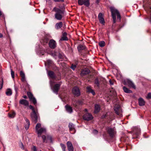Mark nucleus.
I'll return each instance as SVG.
<instances>
[{"label":"nucleus","mask_w":151,"mask_h":151,"mask_svg":"<svg viewBox=\"0 0 151 151\" xmlns=\"http://www.w3.org/2000/svg\"><path fill=\"white\" fill-rule=\"evenodd\" d=\"M111 15L113 19L114 23H115L116 22V16L117 17V21L120 22L121 16L119 11L114 7H110Z\"/></svg>","instance_id":"f257e3e1"},{"label":"nucleus","mask_w":151,"mask_h":151,"mask_svg":"<svg viewBox=\"0 0 151 151\" xmlns=\"http://www.w3.org/2000/svg\"><path fill=\"white\" fill-rule=\"evenodd\" d=\"M53 11L55 12V18L58 20H61L63 16L64 12L56 7H54L53 9Z\"/></svg>","instance_id":"f03ea898"},{"label":"nucleus","mask_w":151,"mask_h":151,"mask_svg":"<svg viewBox=\"0 0 151 151\" xmlns=\"http://www.w3.org/2000/svg\"><path fill=\"white\" fill-rule=\"evenodd\" d=\"M36 132L38 134V137H40L41 134L45 133L46 132V129L44 127H41V124L40 123H37L35 127Z\"/></svg>","instance_id":"7ed1b4c3"},{"label":"nucleus","mask_w":151,"mask_h":151,"mask_svg":"<svg viewBox=\"0 0 151 151\" xmlns=\"http://www.w3.org/2000/svg\"><path fill=\"white\" fill-rule=\"evenodd\" d=\"M29 107L32 110V112L31 113V117L32 121L36 123L37 122L38 116L37 113L35 112V109L32 105H29Z\"/></svg>","instance_id":"20e7f679"},{"label":"nucleus","mask_w":151,"mask_h":151,"mask_svg":"<svg viewBox=\"0 0 151 151\" xmlns=\"http://www.w3.org/2000/svg\"><path fill=\"white\" fill-rule=\"evenodd\" d=\"M78 3L80 5H83L88 7L90 5L89 0H78Z\"/></svg>","instance_id":"39448f33"},{"label":"nucleus","mask_w":151,"mask_h":151,"mask_svg":"<svg viewBox=\"0 0 151 151\" xmlns=\"http://www.w3.org/2000/svg\"><path fill=\"white\" fill-rule=\"evenodd\" d=\"M124 82L125 85H127L129 87H131L134 88H135V86L134 85L130 80L128 79H126L124 81Z\"/></svg>","instance_id":"423d86ee"},{"label":"nucleus","mask_w":151,"mask_h":151,"mask_svg":"<svg viewBox=\"0 0 151 151\" xmlns=\"http://www.w3.org/2000/svg\"><path fill=\"white\" fill-rule=\"evenodd\" d=\"M27 94L30 100L35 105L37 103V101L35 98L33 96L32 94L30 92H28Z\"/></svg>","instance_id":"0eeeda50"},{"label":"nucleus","mask_w":151,"mask_h":151,"mask_svg":"<svg viewBox=\"0 0 151 151\" xmlns=\"http://www.w3.org/2000/svg\"><path fill=\"white\" fill-rule=\"evenodd\" d=\"M83 118L85 120L89 121L93 119V117L90 113H87L83 115Z\"/></svg>","instance_id":"6e6552de"},{"label":"nucleus","mask_w":151,"mask_h":151,"mask_svg":"<svg viewBox=\"0 0 151 151\" xmlns=\"http://www.w3.org/2000/svg\"><path fill=\"white\" fill-rule=\"evenodd\" d=\"M44 142H52V137L50 136H47V137L44 135L42 136Z\"/></svg>","instance_id":"1a4fd4ad"},{"label":"nucleus","mask_w":151,"mask_h":151,"mask_svg":"<svg viewBox=\"0 0 151 151\" xmlns=\"http://www.w3.org/2000/svg\"><path fill=\"white\" fill-rule=\"evenodd\" d=\"M72 93L77 96H79L80 95V91L78 88L77 87H75L73 88Z\"/></svg>","instance_id":"9d476101"},{"label":"nucleus","mask_w":151,"mask_h":151,"mask_svg":"<svg viewBox=\"0 0 151 151\" xmlns=\"http://www.w3.org/2000/svg\"><path fill=\"white\" fill-rule=\"evenodd\" d=\"M50 85L53 92L57 94L58 90L59 89L60 86V83L56 84L52 88V85L51 84Z\"/></svg>","instance_id":"9b49d317"},{"label":"nucleus","mask_w":151,"mask_h":151,"mask_svg":"<svg viewBox=\"0 0 151 151\" xmlns=\"http://www.w3.org/2000/svg\"><path fill=\"white\" fill-rule=\"evenodd\" d=\"M49 45L50 48L54 49L56 46V43L54 40H51L49 42Z\"/></svg>","instance_id":"f8f14e48"},{"label":"nucleus","mask_w":151,"mask_h":151,"mask_svg":"<svg viewBox=\"0 0 151 151\" xmlns=\"http://www.w3.org/2000/svg\"><path fill=\"white\" fill-rule=\"evenodd\" d=\"M98 18L100 22L102 24H104L105 21L103 18V15L101 13H100L99 14Z\"/></svg>","instance_id":"ddd939ff"},{"label":"nucleus","mask_w":151,"mask_h":151,"mask_svg":"<svg viewBox=\"0 0 151 151\" xmlns=\"http://www.w3.org/2000/svg\"><path fill=\"white\" fill-rule=\"evenodd\" d=\"M67 145L69 151H73V147L72 143L68 141L67 142Z\"/></svg>","instance_id":"4468645a"},{"label":"nucleus","mask_w":151,"mask_h":151,"mask_svg":"<svg viewBox=\"0 0 151 151\" xmlns=\"http://www.w3.org/2000/svg\"><path fill=\"white\" fill-rule=\"evenodd\" d=\"M108 131L110 136L111 137H113L115 133L114 129L109 128L108 129Z\"/></svg>","instance_id":"2eb2a0df"},{"label":"nucleus","mask_w":151,"mask_h":151,"mask_svg":"<svg viewBox=\"0 0 151 151\" xmlns=\"http://www.w3.org/2000/svg\"><path fill=\"white\" fill-rule=\"evenodd\" d=\"M24 119L26 122V123L25 125V128L26 130H27L29 129L30 125L29 121L26 118H24Z\"/></svg>","instance_id":"dca6fc26"},{"label":"nucleus","mask_w":151,"mask_h":151,"mask_svg":"<svg viewBox=\"0 0 151 151\" xmlns=\"http://www.w3.org/2000/svg\"><path fill=\"white\" fill-rule=\"evenodd\" d=\"M19 103L25 106H28L29 104L28 102L26 100L22 99L19 101Z\"/></svg>","instance_id":"f3484780"},{"label":"nucleus","mask_w":151,"mask_h":151,"mask_svg":"<svg viewBox=\"0 0 151 151\" xmlns=\"http://www.w3.org/2000/svg\"><path fill=\"white\" fill-rule=\"evenodd\" d=\"M87 92L89 93H91L92 94L94 95L95 94V92L92 89L91 86H88L86 88Z\"/></svg>","instance_id":"a211bd4d"},{"label":"nucleus","mask_w":151,"mask_h":151,"mask_svg":"<svg viewBox=\"0 0 151 151\" xmlns=\"http://www.w3.org/2000/svg\"><path fill=\"white\" fill-rule=\"evenodd\" d=\"M138 101L140 106H142L145 105V102L144 99L142 98H140L139 99Z\"/></svg>","instance_id":"6ab92c4d"},{"label":"nucleus","mask_w":151,"mask_h":151,"mask_svg":"<svg viewBox=\"0 0 151 151\" xmlns=\"http://www.w3.org/2000/svg\"><path fill=\"white\" fill-rule=\"evenodd\" d=\"M100 106L97 104H96L95 106V109L94 112L95 113H98L100 111Z\"/></svg>","instance_id":"aec40b11"},{"label":"nucleus","mask_w":151,"mask_h":151,"mask_svg":"<svg viewBox=\"0 0 151 151\" xmlns=\"http://www.w3.org/2000/svg\"><path fill=\"white\" fill-rule=\"evenodd\" d=\"M20 75L22 78L21 80L23 82H24L25 81V74L24 72L22 71H21L20 73Z\"/></svg>","instance_id":"412c9836"},{"label":"nucleus","mask_w":151,"mask_h":151,"mask_svg":"<svg viewBox=\"0 0 151 151\" xmlns=\"http://www.w3.org/2000/svg\"><path fill=\"white\" fill-rule=\"evenodd\" d=\"M66 111L68 113H71L72 112V107L68 105H66L65 106Z\"/></svg>","instance_id":"4be33fe9"},{"label":"nucleus","mask_w":151,"mask_h":151,"mask_svg":"<svg viewBox=\"0 0 151 151\" xmlns=\"http://www.w3.org/2000/svg\"><path fill=\"white\" fill-rule=\"evenodd\" d=\"M63 26V24L61 22L57 23L55 25V28L57 29H58L61 28Z\"/></svg>","instance_id":"5701e85b"},{"label":"nucleus","mask_w":151,"mask_h":151,"mask_svg":"<svg viewBox=\"0 0 151 151\" xmlns=\"http://www.w3.org/2000/svg\"><path fill=\"white\" fill-rule=\"evenodd\" d=\"M90 73V71L88 69H84L82 70L81 72V75L83 76L84 75L88 74Z\"/></svg>","instance_id":"b1692460"},{"label":"nucleus","mask_w":151,"mask_h":151,"mask_svg":"<svg viewBox=\"0 0 151 151\" xmlns=\"http://www.w3.org/2000/svg\"><path fill=\"white\" fill-rule=\"evenodd\" d=\"M114 109L116 114L118 115H119V112L120 109L119 106H117L116 107L115 106Z\"/></svg>","instance_id":"393cba45"},{"label":"nucleus","mask_w":151,"mask_h":151,"mask_svg":"<svg viewBox=\"0 0 151 151\" xmlns=\"http://www.w3.org/2000/svg\"><path fill=\"white\" fill-rule=\"evenodd\" d=\"M48 75L50 77L52 78H54L55 77L54 73L52 71H49L48 72Z\"/></svg>","instance_id":"a878e982"},{"label":"nucleus","mask_w":151,"mask_h":151,"mask_svg":"<svg viewBox=\"0 0 151 151\" xmlns=\"http://www.w3.org/2000/svg\"><path fill=\"white\" fill-rule=\"evenodd\" d=\"M6 95L8 96H10L12 94V90L10 88L7 89L6 90Z\"/></svg>","instance_id":"bb28decb"},{"label":"nucleus","mask_w":151,"mask_h":151,"mask_svg":"<svg viewBox=\"0 0 151 151\" xmlns=\"http://www.w3.org/2000/svg\"><path fill=\"white\" fill-rule=\"evenodd\" d=\"M123 89L124 92L126 93H129L132 92L131 90H129L125 86L123 87Z\"/></svg>","instance_id":"cd10ccee"},{"label":"nucleus","mask_w":151,"mask_h":151,"mask_svg":"<svg viewBox=\"0 0 151 151\" xmlns=\"http://www.w3.org/2000/svg\"><path fill=\"white\" fill-rule=\"evenodd\" d=\"M85 48V46L82 45H80L78 47V49L79 51L84 50Z\"/></svg>","instance_id":"c85d7f7f"},{"label":"nucleus","mask_w":151,"mask_h":151,"mask_svg":"<svg viewBox=\"0 0 151 151\" xmlns=\"http://www.w3.org/2000/svg\"><path fill=\"white\" fill-rule=\"evenodd\" d=\"M15 115V113L14 112H12V113L9 114V116L10 118H13Z\"/></svg>","instance_id":"c756f323"},{"label":"nucleus","mask_w":151,"mask_h":151,"mask_svg":"<svg viewBox=\"0 0 151 151\" xmlns=\"http://www.w3.org/2000/svg\"><path fill=\"white\" fill-rule=\"evenodd\" d=\"M69 127L70 130H73L74 129V125L72 123H69Z\"/></svg>","instance_id":"7c9ffc66"},{"label":"nucleus","mask_w":151,"mask_h":151,"mask_svg":"<svg viewBox=\"0 0 151 151\" xmlns=\"http://www.w3.org/2000/svg\"><path fill=\"white\" fill-rule=\"evenodd\" d=\"M60 145L61 147H62L63 151H65L66 147H65V145L64 144H62V143H61L60 144Z\"/></svg>","instance_id":"2f4dec72"},{"label":"nucleus","mask_w":151,"mask_h":151,"mask_svg":"<svg viewBox=\"0 0 151 151\" xmlns=\"http://www.w3.org/2000/svg\"><path fill=\"white\" fill-rule=\"evenodd\" d=\"M105 43L104 41H101L99 42V45L101 47H103L104 46Z\"/></svg>","instance_id":"473e14b6"},{"label":"nucleus","mask_w":151,"mask_h":151,"mask_svg":"<svg viewBox=\"0 0 151 151\" xmlns=\"http://www.w3.org/2000/svg\"><path fill=\"white\" fill-rule=\"evenodd\" d=\"M68 39V37L66 36H63L60 39V40L62 41L63 40H67Z\"/></svg>","instance_id":"72a5a7b5"},{"label":"nucleus","mask_w":151,"mask_h":151,"mask_svg":"<svg viewBox=\"0 0 151 151\" xmlns=\"http://www.w3.org/2000/svg\"><path fill=\"white\" fill-rule=\"evenodd\" d=\"M94 83L96 84L98 86H99V83L98 79H96Z\"/></svg>","instance_id":"f704fd0d"},{"label":"nucleus","mask_w":151,"mask_h":151,"mask_svg":"<svg viewBox=\"0 0 151 151\" xmlns=\"http://www.w3.org/2000/svg\"><path fill=\"white\" fill-rule=\"evenodd\" d=\"M11 75L12 78H14V72L12 70H11Z\"/></svg>","instance_id":"c9c22d12"},{"label":"nucleus","mask_w":151,"mask_h":151,"mask_svg":"<svg viewBox=\"0 0 151 151\" xmlns=\"http://www.w3.org/2000/svg\"><path fill=\"white\" fill-rule=\"evenodd\" d=\"M76 68V66L75 65H72L70 68L73 70H74Z\"/></svg>","instance_id":"e433bc0d"},{"label":"nucleus","mask_w":151,"mask_h":151,"mask_svg":"<svg viewBox=\"0 0 151 151\" xmlns=\"http://www.w3.org/2000/svg\"><path fill=\"white\" fill-rule=\"evenodd\" d=\"M146 98L147 99H151V93H149L148 94Z\"/></svg>","instance_id":"4c0bfd02"},{"label":"nucleus","mask_w":151,"mask_h":151,"mask_svg":"<svg viewBox=\"0 0 151 151\" xmlns=\"http://www.w3.org/2000/svg\"><path fill=\"white\" fill-rule=\"evenodd\" d=\"M3 79H2V81L0 83L1 87L0 88V90H1L2 89V87H3Z\"/></svg>","instance_id":"58836bf2"},{"label":"nucleus","mask_w":151,"mask_h":151,"mask_svg":"<svg viewBox=\"0 0 151 151\" xmlns=\"http://www.w3.org/2000/svg\"><path fill=\"white\" fill-rule=\"evenodd\" d=\"M32 150L33 151H37L36 147L35 146H33L32 148Z\"/></svg>","instance_id":"ea45409f"},{"label":"nucleus","mask_w":151,"mask_h":151,"mask_svg":"<svg viewBox=\"0 0 151 151\" xmlns=\"http://www.w3.org/2000/svg\"><path fill=\"white\" fill-rule=\"evenodd\" d=\"M93 133L94 134H96L98 133V131L95 129H94L93 131Z\"/></svg>","instance_id":"a19ab883"},{"label":"nucleus","mask_w":151,"mask_h":151,"mask_svg":"<svg viewBox=\"0 0 151 151\" xmlns=\"http://www.w3.org/2000/svg\"><path fill=\"white\" fill-rule=\"evenodd\" d=\"M55 2L62 1L63 2L64 0H53Z\"/></svg>","instance_id":"79ce46f5"},{"label":"nucleus","mask_w":151,"mask_h":151,"mask_svg":"<svg viewBox=\"0 0 151 151\" xmlns=\"http://www.w3.org/2000/svg\"><path fill=\"white\" fill-rule=\"evenodd\" d=\"M56 52H54V53L53 54V53L52 54V56L54 57L56 55Z\"/></svg>","instance_id":"37998d69"},{"label":"nucleus","mask_w":151,"mask_h":151,"mask_svg":"<svg viewBox=\"0 0 151 151\" xmlns=\"http://www.w3.org/2000/svg\"><path fill=\"white\" fill-rule=\"evenodd\" d=\"M18 89V88L15 86H14V89L16 92L17 91Z\"/></svg>","instance_id":"c03bdc74"},{"label":"nucleus","mask_w":151,"mask_h":151,"mask_svg":"<svg viewBox=\"0 0 151 151\" xmlns=\"http://www.w3.org/2000/svg\"><path fill=\"white\" fill-rule=\"evenodd\" d=\"M21 145H22V146L21 147V148L23 150H24V146L22 144V143H21Z\"/></svg>","instance_id":"a18cd8bd"},{"label":"nucleus","mask_w":151,"mask_h":151,"mask_svg":"<svg viewBox=\"0 0 151 151\" xmlns=\"http://www.w3.org/2000/svg\"><path fill=\"white\" fill-rule=\"evenodd\" d=\"M109 82L111 85H113V84L111 80H109Z\"/></svg>","instance_id":"49530a36"},{"label":"nucleus","mask_w":151,"mask_h":151,"mask_svg":"<svg viewBox=\"0 0 151 151\" xmlns=\"http://www.w3.org/2000/svg\"><path fill=\"white\" fill-rule=\"evenodd\" d=\"M67 34L66 32H64L63 33V36H66Z\"/></svg>","instance_id":"de8ad7c7"},{"label":"nucleus","mask_w":151,"mask_h":151,"mask_svg":"<svg viewBox=\"0 0 151 151\" xmlns=\"http://www.w3.org/2000/svg\"><path fill=\"white\" fill-rule=\"evenodd\" d=\"M138 131H139V132L138 133H137V135H138L140 133V129H138Z\"/></svg>","instance_id":"09e8293b"},{"label":"nucleus","mask_w":151,"mask_h":151,"mask_svg":"<svg viewBox=\"0 0 151 151\" xmlns=\"http://www.w3.org/2000/svg\"><path fill=\"white\" fill-rule=\"evenodd\" d=\"M3 36V35L1 33H0V38L2 37Z\"/></svg>","instance_id":"8fccbe9b"},{"label":"nucleus","mask_w":151,"mask_h":151,"mask_svg":"<svg viewBox=\"0 0 151 151\" xmlns=\"http://www.w3.org/2000/svg\"><path fill=\"white\" fill-rule=\"evenodd\" d=\"M2 15V13L1 11L0 10V17H1V16Z\"/></svg>","instance_id":"3c124183"},{"label":"nucleus","mask_w":151,"mask_h":151,"mask_svg":"<svg viewBox=\"0 0 151 151\" xmlns=\"http://www.w3.org/2000/svg\"><path fill=\"white\" fill-rule=\"evenodd\" d=\"M23 97L24 98V99H26L27 98V96H26V95H24L23 96Z\"/></svg>","instance_id":"603ef678"},{"label":"nucleus","mask_w":151,"mask_h":151,"mask_svg":"<svg viewBox=\"0 0 151 151\" xmlns=\"http://www.w3.org/2000/svg\"><path fill=\"white\" fill-rule=\"evenodd\" d=\"M116 94V92L115 91H113V94Z\"/></svg>","instance_id":"864d4df0"},{"label":"nucleus","mask_w":151,"mask_h":151,"mask_svg":"<svg viewBox=\"0 0 151 151\" xmlns=\"http://www.w3.org/2000/svg\"><path fill=\"white\" fill-rule=\"evenodd\" d=\"M85 111H86V112H87V109H85Z\"/></svg>","instance_id":"5fc2aeb1"},{"label":"nucleus","mask_w":151,"mask_h":151,"mask_svg":"<svg viewBox=\"0 0 151 151\" xmlns=\"http://www.w3.org/2000/svg\"><path fill=\"white\" fill-rule=\"evenodd\" d=\"M1 49H0V53H1Z\"/></svg>","instance_id":"6e6d98bb"},{"label":"nucleus","mask_w":151,"mask_h":151,"mask_svg":"<svg viewBox=\"0 0 151 151\" xmlns=\"http://www.w3.org/2000/svg\"><path fill=\"white\" fill-rule=\"evenodd\" d=\"M40 151H42L41 150H40Z\"/></svg>","instance_id":"4d7b16f0"}]
</instances>
